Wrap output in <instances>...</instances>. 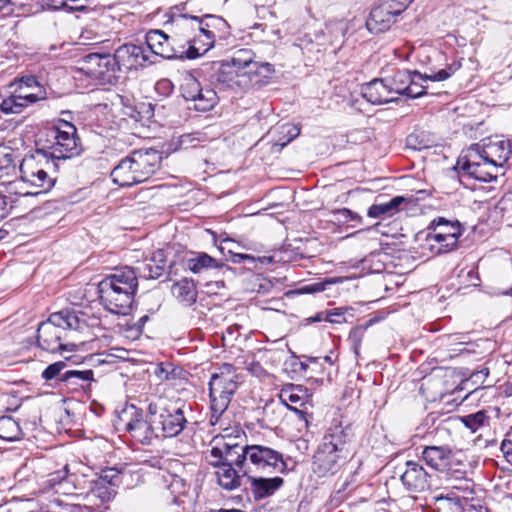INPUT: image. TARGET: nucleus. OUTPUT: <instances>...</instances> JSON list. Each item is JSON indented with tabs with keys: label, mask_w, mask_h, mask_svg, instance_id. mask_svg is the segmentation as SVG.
Listing matches in <instances>:
<instances>
[{
	"label": "nucleus",
	"mask_w": 512,
	"mask_h": 512,
	"mask_svg": "<svg viewBox=\"0 0 512 512\" xmlns=\"http://www.w3.org/2000/svg\"><path fill=\"white\" fill-rule=\"evenodd\" d=\"M231 261L236 264L243 263L245 261L254 262L255 258L248 254L234 253L231 256Z\"/></svg>",
	"instance_id": "nucleus-61"
},
{
	"label": "nucleus",
	"mask_w": 512,
	"mask_h": 512,
	"mask_svg": "<svg viewBox=\"0 0 512 512\" xmlns=\"http://www.w3.org/2000/svg\"><path fill=\"white\" fill-rule=\"evenodd\" d=\"M137 288L138 280L133 268L116 270L98 284L101 304L111 313L126 315L132 308Z\"/></svg>",
	"instance_id": "nucleus-2"
},
{
	"label": "nucleus",
	"mask_w": 512,
	"mask_h": 512,
	"mask_svg": "<svg viewBox=\"0 0 512 512\" xmlns=\"http://www.w3.org/2000/svg\"><path fill=\"white\" fill-rule=\"evenodd\" d=\"M332 282L330 281H323V282H316L312 284H307L302 286L299 289V293L301 294H315L322 292L326 289L327 285H330Z\"/></svg>",
	"instance_id": "nucleus-55"
},
{
	"label": "nucleus",
	"mask_w": 512,
	"mask_h": 512,
	"mask_svg": "<svg viewBox=\"0 0 512 512\" xmlns=\"http://www.w3.org/2000/svg\"><path fill=\"white\" fill-rule=\"evenodd\" d=\"M44 2L51 7L52 9L58 10L61 8H67L69 5L66 3V0H44Z\"/></svg>",
	"instance_id": "nucleus-62"
},
{
	"label": "nucleus",
	"mask_w": 512,
	"mask_h": 512,
	"mask_svg": "<svg viewBox=\"0 0 512 512\" xmlns=\"http://www.w3.org/2000/svg\"><path fill=\"white\" fill-rule=\"evenodd\" d=\"M512 152L508 140L497 136L472 144L457 162L460 171L481 182H491L498 170L508 161Z\"/></svg>",
	"instance_id": "nucleus-1"
},
{
	"label": "nucleus",
	"mask_w": 512,
	"mask_h": 512,
	"mask_svg": "<svg viewBox=\"0 0 512 512\" xmlns=\"http://www.w3.org/2000/svg\"><path fill=\"white\" fill-rule=\"evenodd\" d=\"M361 95L373 105H382L397 100V97L392 95L386 78H375L363 84L361 86Z\"/></svg>",
	"instance_id": "nucleus-22"
},
{
	"label": "nucleus",
	"mask_w": 512,
	"mask_h": 512,
	"mask_svg": "<svg viewBox=\"0 0 512 512\" xmlns=\"http://www.w3.org/2000/svg\"><path fill=\"white\" fill-rule=\"evenodd\" d=\"M348 310L345 307L334 308L327 310V322L330 323H342L345 321L344 314Z\"/></svg>",
	"instance_id": "nucleus-57"
},
{
	"label": "nucleus",
	"mask_w": 512,
	"mask_h": 512,
	"mask_svg": "<svg viewBox=\"0 0 512 512\" xmlns=\"http://www.w3.org/2000/svg\"><path fill=\"white\" fill-rule=\"evenodd\" d=\"M454 453L447 446H426L422 451V458L425 463L436 471H446L452 464Z\"/></svg>",
	"instance_id": "nucleus-24"
},
{
	"label": "nucleus",
	"mask_w": 512,
	"mask_h": 512,
	"mask_svg": "<svg viewBox=\"0 0 512 512\" xmlns=\"http://www.w3.org/2000/svg\"><path fill=\"white\" fill-rule=\"evenodd\" d=\"M218 95L215 89L203 88L201 89L199 96L194 99V108L198 111L211 110L218 102Z\"/></svg>",
	"instance_id": "nucleus-41"
},
{
	"label": "nucleus",
	"mask_w": 512,
	"mask_h": 512,
	"mask_svg": "<svg viewBox=\"0 0 512 512\" xmlns=\"http://www.w3.org/2000/svg\"><path fill=\"white\" fill-rule=\"evenodd\" d=\"M238 388V375L235 367L230 363H224L217 373H214L209 381V397L211 418L214 425L227 410L233 395Z\"/></svg>",
	"instance_id": "nucleus-7"
},
{
	"label": "nucleus",
	"mask_w": 512,
	"mask_h": 512,
	"mask_svg": "<svg viewBox=\"0 0 512 512\" xmlns=\"http://www.w3.org/2000/svg\"><path fill=\"white\" fill-rule=\"evenodd\" d=\"M437 512H464L466 507L460 496L450 493L447 496H440L436 498Z\"/></svg>",
	"instance_id": "nucleus-39"
},
{
	"label": "nucleus",
	"mask_w": 512,
	"mask_h": 512,
	"mask_svg": "<svg viewBox=\"0 0 512 512\" xmlns=\"http://www.w3.org/2000/svg\"><path fill=\"white\" fill-rule=\"evenodd\" d=\"M97 481H99L100 484L103 483L116 489L121 483V474L116 468H107L102 470Z\"/></svg>",
	"instance_id": "nucleus-50"
},
{
	"label": "nucleus",
	"mask_w": 512,
	"mask_h": 512,
	"mask_svg": "<svg viewBox=\"0 0 512 512\" xmlns=\"http://www.w3.org/2000/svg\"><path fill=\"white\" fill-rule=\"evenodd\" d=\"M412 201V196H395L388 202L376 203L370 206L367 215L371 218L392 217L401 211L402 205Z\"/></svg>",
	"instance_id": "nucleus-29"
},
{
	"label": "nucleus",
	"mask_w": 512,
	"mask_h": 512,
	"mask_svg": "<svg viewBox=\"0 0 512 512\" xmlns=\"http://www.w3.org/2000/svg\"><path fill=\"white\" fill-rule=\"evenodd\" d=\"M89 3H90V1H75V5L69 6L68 9L74 10V11H84V10L88 9Z\"/></svg>",
	"instance_id": "nucleus-64"
},
{
	"label": "nucleus",
	"mask_w": 512,
	"mask_h": 512,
	"mask_svg": "<svg viewBox=\"0 0 512 512\" xmlns=\"http://www.w3.org/2000/svg\"><path fill=\"white\" fill-rule=\"evenodd\" d=\"M83 324L74 311L63 310L53 313L47 321L38 325V345L51 353L66 350L67 344L62 341L66 337L67 330H80Z\"/></svg>",
	"instance_id": "nucleus-4"
},
{
	"label": "nucleus",
	"mask_w": 512,
	"mask_h": 512,
	"mask_svg": "<svg viewBox=\"0 0 512 512\" xmlns=\"http://www.w3.org/2000/svg\"><path fill=\"white\" fill-rule=\"evenodd\" d=\"M91 493L99 498L102 503H106L115 497L116 489L103 483L100 484L99 481L95 480L91 488Z\"/></svg>",
	"instance_id": "nucleus-46"
},
{
	"label": "nucleus",
	"mask_w": 512,
	"mask_h": 512,
	"mask_svg": "<svg viewBox=\"0 0 512 512\" xmlns=\"http://www.w3.org/2000/svg\"><path fill=\"white\" fill-rule=\"evenodd\" d=\"M115 57L119 70L138 69L154 62L150 59V53L145 47L135 44H124L118 47Z\"/></svg>",
	"instance_id": "nucleus-16"
},
{
	"label": "nucleus",
	"mask_w": 512,
	"mask_h": 512,
	"mask_svg": "<svg viewBox=\"0 0 512 512\" xmlns=\"http://www.w3.org/2000/svg\"><path fill=\"white\" fill-rule=\"evenodd\" d=\"M247 478L250 481L252 494L254 498L257 500L272 495L276 490H278L283 485L284 482L283 479L280 477L263 478L254 477L248 474Z\"/></svg>",
	"instance_id": "nucleus-30"
},
{
	"label": "nucleus",
	"mask_w": 512,
	"mask_h": 512,
	"mask_svg": "<svg viewBox=\"0 0 512 512\" xmlns=\"http://www.w3.org/2000/svg\"><path fill=\"white\" fill-rule=\"evenodd\" d=\"M228 62L248 74L250 78L255 79L260 85L264 83V78H267L273 71L271 64L254 61V53L250 49L236 51L231 61Z\"/></svg>",
	"instance_id": "nucleus-13"
},
{
	"label": "nucleus",
	"mask_w": 512,
	"mask_h": 512,
	"mask_svg": "<svg viewBox=\"0 0 512 512\" xmlns=\"http://www.w3.org/2000/svg\"><path fill=\"white\" fill-rule=\"evenodd\" d=\"M507 436L508 439L503 440L501 444V451L503 452L506 460L512 465V427Z\"/></svg>",
	"instance_id": "nucleus-59"
},
{
	"label": "nucleus",
	"mask_w": 512,
	"mask_h": 512,
	"mask_svg": "<svg viewBox=\"0 0 512 512\" xmlns=\"http://www.w3.org/2000/svg\"><path fill=\"white\" fill-rule=\"evenodd\" d=\"M185 267L192 273L198 274L210 268H221L223 267V263L219 262L207 253L199 252L195 253L194 257L186 260Z\"/></svg>",
	"instance_id": "nucleus-35"
},
{
	"label": "nucleus",
	"mask_w": 512,
	"mask_h": 512,
	"mask_svg": "<svg viewBox=\"0 0 512 512\" xmlns=\"http://www.w3.org/2000/svg\"><path fill=\"white\" fill-rule=\"evenodd\" d=\"M173 24L178 40L189 45L196 34L197 16L180 14L173 19Z\"/></svg>",
	"instance_id": "nucleus-32"
},
{
	"label": "nucleus",
	"mask_w": 512,
	"mask_h": 512,
	"mask_svg": "<svg viewBox=\"0 0 512 512\" xmlns=\"http://www.w3.org/2000/svg\"><path fill=\"white\" fill-rule=\"evenodd\" d=\"M59 168V163L48 156L47 151L37 150L36 157L23 159L20 165V179L35 188L24 195H38L49 192L55 185L56 178L52 175Z\"/></svg>",
	"instance_id": "nucleus-5"
},
{
	"label": "nucleus",
	"mask_w": 512,
	"mask_h": 512,
	"mask_svg": "<svg viewBox=\"0 0 512 512\" xmlns=\"http://www.w3.org/2000/svg\"><path fill=\"white\" fill-rule=\"evenodd\" d=\"M79 70L101 85L115 84L120 71L115 53H90L81 60Z\"/></svg>",
	"instance_id": "nucleus-10"
},
{
	"label": "nucleus",
	"mask_w": 512,
	"mask_h": 512,
	"mask_svg": "<svg viewBox=\"0 0 512 512\" xmlns=\"http://www.w3.org/2000/svg\"><path fill=\"white\" fill-rule=\"evenodd\" d=\"M280 400L290 410L295 411L300 416L304 415V412L300 410L305 405V390L300 385H289L280 392Z\"/></svg>",
	"instance_id": "nucleus-31"
},
{
	"label": "nucleus",
	"mask_w": 512,
	"mask_h": 512,
	"mask_svg": "<svg viewBox=\"0 0 512 512\" xmlns=\"http://www.w3.org/2000/svg\"><path fill=\"white\" fill-rule=\"evenodd\" d=\"M203 25L215 31V34L220 37V33H225L228 29V23L220 16L206 14L200 17Z\"/></svg>",
	"instance_id": "nucleus-45"
},
{
	"label": "nucleus",
	"mask_w": 512,
	"mask_h": 512,
	"mask_svg": "<svg viewBox=\"0 0 512 512\" xmlns=\"http://www.w3.org/2000/svg\"><path fill=\"white\" fill-rule=\"evenodd\" d=\"M162 153L154 148L135 149L112 170L114 183L130 187L150 179L159 170Z\"/></svg>",
	"instance_id": "nucleus-3"
},
{
	"label": "nucleus",
	"mask_w": 512,
	"mask_h": 512,
	"mask_svg": "<svg viewBox=\"0 0 512 512\" xmlns=\"http://www.w3.org/2000/svg\"><path fill=\"white\" fill-rule=\"evenodd\" d=\"M172 364L170 363H161L155 369V376L160 381H166L171 379V374L173 373Z\"/></svg>",
	"instance_id": "nucleus-56"
},
{
	"label": "nucleus",
	"mask_w": 512,
	"mask_h": 512,
	"mask_svg": "<svg viewBox=\"0 0 512 512\" xmlns=\"http://www.w3.org/2000/svg\"><path fill=\"white\" fill-rule=\"evenodd\" d=\"M428 228L442 234H449L452 238H457V240H459L463 232L461 224L458 221H449L443 217L432 220Z\"/></svg>",
	"instance_id": "nucleus-38"
},
{
	"label": "nucleus",
	"mask_w": 512,
	"mask_h": 512,
	"mask_svg": "<svg viewBox=\"0 0 512 512\" xmlns=\"http://www.w3.org/2000/svg\"><path fill=\"white\" fill-rule=\"evenodd\" d=\"M43 492H54L58 495L70 496L74 495L76 486L73 482V476L68 474V466L62 470L50 473L42 483Z\"/></svg>",
	"instance_id": "nucleus-21"
},
{
	"label": "nucleus",
	"mask_w": 512,
	"mask_h": 512,
	"mask_svg": "<svg viewBox=\"0 0 512 512\" xmlns=\"http://www.w3.org/2000/svg\"><path fill=\"white\" fill-rule=\"evenodd\" d=\"M173 296L183 305L191 306L197 300V289L192 279L183 278L172 285Z\"/></svg>",
	"instance_id": "nucleus-33"
},
{
	"label": "nucleus",
	"mask_w": 512,
	"mask_h": 512,
	"mask_svg": "<svg viewBox=\"0 0 512 512\" xmlns=\"http://www.w3.org/2000/svg\"><path fill=\"white\" fill-rule=\"evenodd\" d=\"M421 235H424L423 248L435 255L448 253L457 248V238H452L449 234H442L427 227L424 232L419 234V237Z\"/></svg>",
	"instance_id": "nucleus-25"
},
{
	"label": "nucleus",
	"mask_w": 512,
	"mask_h": 512,
	"mask_svg": "<svg viewBox=\"0 0 512 512\" xmlns=\"http://www.w3.org/2000/svg\"><path fill=\"white\" fill-rule=\"evenodd\" d=\"M155 427L153 419L149 415L148 419H145L143 411L132 406L130 417L125 422V430L134 440L143 445L152 444L155 439L159 438Z\"/></svg>",
	"instance_id": "nucleus-11"
},
{
	"label": "nucleus",
	"mask_w": 512,
	"mask_h": 512,
	"mask_svg": "<svg viewBox=\"0 0 512 512\" xmlns=\"http://www.w3.org/2000/svg\"><path fill=\"white\" fill-rule=\"evenodd\" d=\"M240 439H241L240 434L236 435L235 437H232L230 434L216 436L213 439L214 445L212 446L211 449L226 450L227 446L241 447L242 445L238 441Z\"/></svg>",
	"instance_id": "nucleus-51"
},
{
	"label": "nucleus",
	"mask_w": 512,
	"mask_h": 512,
	"mask_svg": "<svg viewBox=\"0 0 512 512\" xmlns=\"http://www.w3.org/2000/svg\"><path fill=\"white\" fill-rule=\"evenodd\" d=\"M326 316H327V311H321V312L316 313L314 316L307 318L306 321L308 323H316V322H321L323 320L327 321Z\"/></svg>",
	"instance_id": "nucleus-63"
},
{
	"label": "nucleus",
	"mask_w": 512,
	"mask_h": 512,
	"mask_svg": "<svg viewBox=\"0 0 512 512\" xmlns=\"http://www.w3.org/2000/svg\"><path fill=\"white\" fill-rule=\"evenodd\" d=\"M198 139L192 134H183L179 137V146L181 149H188L190 147H196Z\"/></svg>",
	"instance_id": "nucleus-60"
},
{
	"label": "nucleus",
	"mask_w": 512,
	"mask_h": 512,
	"mask_svg": "<svg viewBox=\"0 0 512 512\" xmlns=\"http://www.w3.org/2000/svg\"><path fill=\"white\" fill-rule=\"evenodd\" d=\"M50 137L52 140L47 154L57 162L78 156L82 150L77 129L70 122L61 120L50 129Z\"/></svg>",
	"instance_id": "nucleus-9"
},
{
	"label": "nucleus",
	"mask_w": 512,
	"mask_h": 512,
	"mask_svg": "<svg viewBox=\"0 0 512 512\" xmlns=\"http://www.w3.org/2000/svg\"><path fill=\"white\" fill-rule=\"evenodd\" d=\"M94 381V372L91 369H67L61 374V383L72 391H88Z\"/></svg>",
	"instance_id": "nucleus-27"
},
{
	"label": "nucleus",
	"mask_w": 512,
	"mask_h": 512,
	"mask_svg": "<svg viewBox=\"0 0 512 512\" xmlns=\"http://www.w3.org/2000/svg\"><path fill=\"white\" fill-rule=\"evenodd\" d=\"M248 445L241 447L227 446L226 450L211 449L206 455V459L211 466H217L219 463L235 466L243 470V475L252 473V468L248 465Z\"/></svg>",
	"instance_id": "nucleus-12"
},
{
	"label": "nucleus",
	"mask_w": 512,
	"mask_h": 512,
	"mask_svg": "<svg viewBox=\"0 0 512 512\" xmlns=\"http://www.w3.org/2000/svg\"><path fill=\"white\" fill-rule=\"evenodd\" d=\"M348 455L332 450L330 446L320 445L314 455V472L319 476L334 474Z\"/></svg>",
	"instance_id": "nucleus-17"
},
{
	"label": "nucleus",
	"mask_w": 512,
	"mask_h": 512,
	"mask_svg": "<svg viewBox=\"0 0 512 512\" xmlns=\"http://www.w3.org/2000/svg\"><path fill=\"white\" fill-rule=\"evenodd\" d=\"M475 484L470 479H463L459 482L457 485H453V488L458 490L462 493L460 496L461 501L465 503V505H469V507L476 509V506L474 504H470V502L473 500ZM478 512H488V509L482 505H478L477 508Z\"/></svg>",
	"instance_id": "nucleus-42"
},
{
	"label": "nucleus",
	"mask_w": 512,
	"mask_h": 512,
	"mask_svg": "<svg viewBox=\"0 0 512 512\" xmlns=\"http://www.w3.org/2000/svg\"><path fill=\"white\" fill-rule=\"evenodd\" d=\"M147 51L150 57L153 55L161 56L165 59L180 58V49H175L170 43V37L161 30H150L145 37Z\"/></svg>",
	"instance_id": "nucleus-18"
},
{
	"label": "nucleus",
	"mask_w": 512,
	"mask_h": 512,
	"mask_svg": "<svg viewBox=\"0 0 512 512\" xmlns=\"http://www.w3.org/2000/svg\"><path fill=\"white\" fill-rule=\"evenodd\" d=\"M206 47L205 38L195 34L187 48H185V45L181 46L179 51L181 54V59H196L202 54L200 50H203V53H205L211 49Z\"/></svg>",
	"instance_id": "nucleus-43"
},
{
	"label": "nucleus",
	"mask_w": 512,
	"mask_h": 512,
	"mask_svg": "<svg viewBox=\"0 0 512 512\" xmlns=\"http://www.w3.org/2000/svg\"><path fill=\"white\" fill-rule=\"evenodd\" d=\"M201 71L205 74H209L211 84L219 91H242L261 86L255 79L250 78L248 74L238 70L228 61L206 64Z\"/></svg>",
	"instance_id": "nucleus-8"
},
{
	"label": "nucleus",
	"mask_w": 512,
	"mask_h": 512,
	"mask_svg": "<svg viewBox=\"0 0 512 512\" xmlns=\"http://www.w3.org/2000/svg\"><path fill=\"white\" fill-rule=\"evenodd\" d=\"M202 89L200 82L194 78L189 77L185 79V82L181 86L182 96L188 101H194L196 96H199V93Z\"/></svg>",
	"instance_id": "nucleus-47"
},
{
	"label": "nucleus",
	"mask_w": 512,
	"mask_h": 512,
	"mask_svg": "<svg viewBox=\"0 0 512 512\" xmlns=\"http://www.w3.org/2000/svg\"><path fill=\"white\" fill-rule=\"evenodd\" d=\"M67 367V361L54 362L45 368L42 372V378L46 381H50L58 377V380L61 382V374L67 370Z\"/></svg>",
	"instance_id": "nucleus-49"
},
{
	"label": "nucleus",
	"mask_w": 512,
	"mask_h": 512,
	"mask_svg": "<svg viewBox=\"0 0 512 512\" xmlns=\"http://www.w3.org/2000/svg\"><path fill=\"white\" fill-rule=\"evenodd\" d=\"M396 18L394 13L381 2L370 12L366 26L371 33H383L391 28Z\"/></svg>",
	"instance_id": "nucleus-26"
},
{
	"label": "nucleus",
	"mask_w": 512,
	"mask_h": 512,
	"mask_svg": "<svg viewBox=\"0 0 512 512\" xmlns=\"http://www.w3.org/2000/svg\"><path fill=\"white\" fill-rule=\"evenodd\" d=\"M282 133L287 136V139L281 143V146H285L287 143L295 139L300 134V128L294 124H285L282 127Z\"/></svg>",
	"instance_id": "nucleus-58"
},
{
	"label": "nucleus",
	"mask_w": 512,
	"mask_h": 512,
	"mask_svg": "<svg viewBox=\"0 0 512 512\" xmlns=\"http://www.w3.org/2000/svg\"><path fill=\"white\" fill-rule=\"evenodd\" d=\"M331 221L339 225L347 224L351 221L362 222V217L348 208H342L331 212Z\"/></svg>",
	"instance_id": "nucleus-48"
},
{
	"label": "nucleus",
	"mask_w": 512,
	"mask_h": 512,
	"mask_svg": "<svg viewBox=\"0 0 512 512\" xmlns=\"http://www.w3.org/2000/svg\"><path fill=\"white\" fill-rule=\"evenodd\" d=\"M23 436L19 423L10 416L0 417V438L6 441H17Z\"/></svg>",
	"instance_id": "nucleus-37"
},
{
	"label": "nucleus",
	"mask_w": 512,
	"mask_h": 512,
	"mask_svg": "<svg viewBox=\"0 0 512 512\" xmlns=\"http://www.w3.org/2000/svg\"><path fill=\"white\" fill-rule=\"evenodd\" d=\"M248 465L257 471H265L269 468L281 470L286 466L283 455L268 446L248 445Z\"/></svg>",
	"instance_id": "nucleus-14"
},
{
	"label": "nucleus",
	"mask_w": 512,
	"mask_h": 512,
	"mask_svg": "<svg viewBox=\"0 0 512 512\" xmlns=\"http://www.w3.org/2000/svg\"><path fill=\"white\" fill-rule=\"evenodd\" d=\"M37 100L38 97L35 94L11 95L1 102L0 110L4 114L21 113L23 108L27 107L28 104L36 102Z\"/></svg>",
	"instance_id": "nucleus-36"
},
{
	"label": "nucleus",
	"mask_w": 512,
	"mask_h": 512,
	"mask_svg": "<svg viewBox=\"0 0 512 512\" xmlns=\"http://www.w3.org/2000/svg\"><path fill=\"white\" fill-rule=\"evenodd\" d=\"M183 408L180 401L163 398L149 403L148 415L153 419L159 438L176 437L185 429L188 421Z\"/></svg>",
	"instance_id": "nucleus-6"
},
{
	"label": "nucleus",
	"mask_w": 512,
	"mask_h": 512,
	"mask_svg": "<svg viewBox=\"0 0 512 512\" xmlns=\"http://www.w3.org/2000/svg\"><path fill=\"white\" fill-rule=\"evenodd\" d=\"M202 24L204 23L201 21L200 17L197 16L196 34L205 38V45L207 46L206 48H213L218 36L215 34V31L207 28Z\"/></svg>",
	"instance_id": "nucleus-52"
},
{
	"label": "nucleus",
	"mask_w": 512,
	"mask_h": 512,
	"mask_svg": "<svg viewBox=\"0 0 512 512\" xmlns=\"http://www.w3.org/2000/svg\"><path fill=\"white\" fill-rule=\"evenodd\" d=\"M412 73L408 70H399L392 78H386L393 96L406 94Z\"/></svg>",
	"instance_id": "nucleus-40"
},
{
	"label": "nucleus",
	"mask_w": 512,
	"mask_h": 512,
	"mask_svg": "<svg viewBox=\"0 0 512 512\" xmlns=\"http://www.w3.org/2000/svg\"><path fill=\"white\" fill-rule=\"evenodd\" d=\"M167 267L166 253L163 249H158L133 269L137 277L158 279L166 272Z\"/></svg>",
	"instance_id": "nucleus-23"
},
{
	"label": "nucleus",
	"mask_w": 512,
	"mask_h": 512,
	"mask_svg": "<svg viewBox=\"0 0 512 512\" xmlns=\"http://www.w3.org/2000/svg\"><path fill=\"white\" fill-rule=\"evenodd\" d=\"M412 1L413 0H383L382 3L397 17L406 10Z\"/></svg>",
	"instance_id": "nucleus-54"
},
{
	"label": "nucleus",
	"mask_w": 512,
	"mask_h": 512,
	"mask_svg": "<svg viewBox=\"0 0 512 512\" xmlns=\"http://www.w3.org/2000/svg\"><path fill=\"white\" fill-rule=\"evenodd\" d=\"M367 326H356L351 329L348 340L351 343L352 349L355 354L359 353V349L361 347L362 340L364 338Z\"/></svg>",
	"instance_id": "nucleus-53"
},
{
	"label": "nucleus",
	"mask_w": 512,
	"mask_h": 512,
	"mask_svg": "<svg viewBox=\"0 0 512 512\" xmlns=\"http://www.w3.org/2000/svg\"><path fill=\"white\" fill-rule=\"evenodd\" d=\"M353 434L350 426H343L340 422H333L327 429L322 445L330 446L332 450L348 455V446L352 440Z\"/></svg>",
	"instance_id": "nucleus-19"
},
{
	"label": "nucleus",
	"mask_w": 512,
	"mask_h": 512,
	"mask_svg": "<svg viewBox=\"0 0 512 512\" xmlns=\"http://www.w3.org/2000/svg\"><path fill=\"white\" fill-rule=\"evenodd\" d=\"M489 416L484 410L461 417V422L472 432L478 431L481 427L489 424Z\"/></svg>",
	"instance_id": "nucleus-44"
},
{
	"label": "nucleus",
	"mask_w": 512,
	"mask_h": 512,
	"mask_svg": "<svg viewBox=\"0 0 512 512\" xmlns=\"http://www.w3.org/2000/svg\"><path fill=\"white\" fill-rule=\"evenodd\" d=\"M461 68V62L454 61L453 63L446 66V68L439 70L432 75H422L421 73L414 71L411 76V83L408 85L405 96L409 98H418L424 94H427L428 81H444L451 77L456 71Z\"/></svg>",
	"instance_id": "nucleus-15"
},
{
	"label": "nucleus",
	"mask_w": 512,
	"mask_h": 512,
	"mask_svg": "<svg viewBox=\"0 0 512 512\" xmlns=\"http://www.w3.org/2000/svg\"><path fill=\"white\" fill-rule=\"evenodd\" d=\"M163 486L169 490L173 496V502L177 503V498L185 495L188 491V485L185 479L176 472L164 470L160 475Z\"/></svg>",
	"instance_id": "nucleus-34"
},
{
	"label": "nucleus",
	"mask_w": 512,
	"mask_h": 512,
	"mask_svg": "<svg viewBox=\"0 0 512 512\" xmlns=\"http://www.w3.org/2000/svg\"><path fill=\"white\" fill-rule=\"evenodd\" d=\"M401 482L409 491L423 492L430 487V475L420 464L408 461L401 475Z\"/></svg>",
	"instance_id": "nucleus-20"
},
{
	"label": "nucleus",
	"mask_w": 512,
	"mask_h": 512,
	"mask_svg": "<svg viewBox=\"0 0 512 512\" xmlns=\"http://www.w3.org/2000/svg\"><path fill=\"white\" fill-rule=\"evenodd\" d=\"M215 468V476L217 483L225 490L231 491L240 487L243 475V470L235 466L225 465L219 463Z\"/></svg>",
	"instance_id": "nucleus-28"
}]
</instances>
